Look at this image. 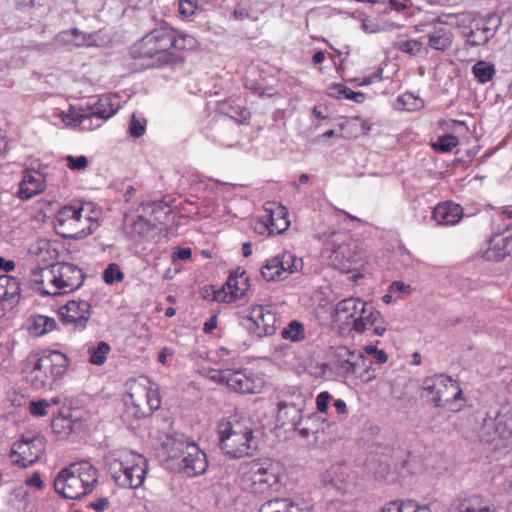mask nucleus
Instances as JSON below:
<instances>
[{"label":"nucleus","mask_w":512,"mask_h":512,"mask_svg":"<svg viewBox=\"0 0 512 512\" xmlns=\"http://www.w3.org/2000/svg\"><path fill=\"white\" fill-rule=\"evenodd\" d=\"M220 448L230 458L252 456L258 450V440L250 419H233L218 427Z\"/></svg>","instance_id":"1"},{"label":"nucleus","mask_w":512,"mask_h":512,"mask_svg":"<svg viewBox=\"0 0 512 512\" xmlns=\"http://www.w3.org/2000/svg\"><path fill=\"white\" fill-rule=\"evenodd\" d=\"M69 365L67 356L56 350L31 355L26 363V379L35 389L52 385L60 379Z\"/></svg>","instance_id":"2"},{"label":"nucleus","mask_w":512,"mask_h":512,"mask_svg":"<svg viewBox=\"0 0 512 512\" xmlns=\"http://www.w3.org/2000/svg\"><path fill=\"white\" fill-rule=\"evenodd\" d=\"M107 464L119 486L136 489L143 484L148 466L143 455L127 448L116 449L109 452Z\"/></svg>","instance_id":"3"},{"label":"nucleus","mask_w":512,"mask_h":512,"mask_svg":"<svg viewBox=\"0 0 512 512\" xmlns=\"http://www.w3.org/2000/svg\"><path fill=\"white\" fill-rule=\"evenodd\" d=\"M98 478L97 468L81 461L62 469L54 480V488L66 499H80L93 491Z\"/></svg>","instance_id":"4"},{"label":"nucleus","mask_w":512,"mask_h":512,"mask_svg":"<svg viewBox=\"0 0 512 512\" xmlns=\"http://www.w3.org/2000/svg\"><path fill=\"white\" fill-rule=\"evenodd\" d=\"M173 46V28L168 24L153 29L133 44L130 54L133 58H157V65L177 64L182 57L170 52Z\"/></svg>","instance_id":"5"},{"label":"nucleus","mask_w":512,"mask_h":512,"mask_svg":"<svg viewBox=\"0 0 512 512\" xmlns=\"http://www.w3.org/2000/svg\"><path fill=\"white\" fill-rule=\"evenodd\" d=\"M282 476L281 465L270 459L253 460L242 474L243 488L253 494L275 490Z\"/></svg>","instance_id":"6"},{"label":"nucleus","mask_w":512,"mask_h":512,"mask_svg":"<svg viewBox=\"0 0 512 512\" xmlns=\"http://www.w3.org/2000/svg\"><path fill=\"white\" fill-rule=\"evenodd\" d=\"M124 404L126 415L139 419L157 410L161 400L157 387L147 378H143L130 384Z\"/></svg>","instance_id":"7"},{"label":"nucleus","mask_w":512,"mask_h":512,"mask_svg":"<svg viewBox=\"0 0 512 512\" xmlns=\"http://www.w3.org/2000/svg\"><path fill=\"white\" fill-rule=\"evenodd\" d=\"M95 222L83 215L82 206H64L56 214L54 227L64 238L81 239L92 233Z\"/></svg>","instance_id":"8"},{"label":"nucleus","mask_w":512,"mask_h":512,"mask_svg":"<svg viewBox=\"0 0 512 512\" xmlns=\"http://www.w3.org/2000/svg\"><path fill=\"white\" fill-rule=\"evenodd\" d=\"M172 458L177 460L179 469L188 477L203 474L208 468L206 454L194 442L187 440L173 441Z\"/></svg>","instance_id":"9"},{"label":"nucleus","mask_w":512,"mask_h":512,"mask_svg":"<svg viewBox=\"0 0 512 512\" xmlns=\"http://www.w3.org/2000/svg\"><path fill=\"white\" fill-rule=\"evenodd\" d=\"M331 373L336 377L350 379L356 375L360 365H365L367 357L363 352L351 350L347 346H331L325 354Z\"/></svg>","instance_id":"10"},{"label":"nucleus","mask_w":512,"mask_h":512,"mask_svg":"<svg viewBox=\"0 0 512 512\" xmlns=\"http://www.w3.org/2000/svg\"><path fill=\"white\" fill-rule=\"evenodd\" d=\"M424 389L434 393L432 399L436 407H447L451 411L460 410L458 400H463L462 390L458 382L450 376L439 374L424 381Z\"/></svg>","instance_id":"11"},{"label":"nucleus","mask_w":512,"mask_h":512,"mask_svg":"<svg viewBox=\"0 0 512 512\" xmlns=\"http://www.w3.org/2000/svg\"><path fill=\"white\" fill-rule=\"evenodd\" d=\"M45 449L46 439L43 435L26 433L13 443L9 457L13 465L26 468L36 463Z\"/></svg>","instance_id":"12"},{"label":"nucleus","mask_w":512,"mask_h":512,"mask_svg":"<svg viewBox=\"0 0 512 512\" xmlns=\"http://www.w3.org/2000/svg\"><path fill=\"white\" fill-rule=\"evenodd\" d=\"M303 268L302 258H298L291 251L283 250L266 260L261 268L262 277L270 281H281Z\"/></svg>","instance_id":"13"},{"label":"nucleus","mask_w":512,"mask_h":512,"mask_svg":"<svg viewBox=\"0 0 512 512\" xmlns=\"http://www.w3.org/2000/svg\"><path fill=\"white\" fill-rule=\"evenodd\" d=\"M330 244L333 247L330 255L331 265L342 272H349L359 261L356 244L351 236L347 232H334Z\"/></svg>","instance_id":"14"},{"label":"nucleus","mask_w":512,"mask_h":512,"mask_svg":"<svg viewBox=\"0 0 512 512\" xmlns=\"http://www.w3.org/2000/svg\"><path fill=\"white\" fill-rule=\"evenodd\" d=\"M48 280L57 283L51 286L50 293L68 294L79 289L85 279L81 268L71 263H62L52 266V272H47Z\"/></svg>","instance_id":"15"},{"label":"nucleus","mask_w":512,"mask_h":512,"mask_svg":"<svg viewBox=\"0 0 512 512\" xmlns=\"http://www.w3.org/2000/svg\"><path fill=\"white\" fill-rule=\"evenodd\" d=\"M246 319L248 331L259 338L273 335L278 327L276 313L266 306L254 305Z\"/></svg>","instance_id":"16"},{"label":"nucleus","mask_w":512,"mask_h":512,"mask_svg":"<svg viewBox=\"0 0 512 512\" xmlns=\"http://www.w3.org/2000/svg\"><path fill=\"white\" fill-rule=\"evenodd\" d=\"M480 438L486 443L503 440L512 444V409L499 413L494 419H485L481 427Z\"/></svg>","instance_id":"17"},{"label":"nucleus","mask_w":512,"mask_h":512,"mask_svg":"<svg viewBox=\"0 0 512 512\" xmlns=\"http://www.w3.org/2000/svg\"><path fill=\"white\" fill-rule=\"evenodd\" d=\"M249 289V278L244 270L239 268L231 273L225 286L213 291V300L230 303L243 297Z\"/></svg>","instance_id":"18"},{"label":"nucleus","mask_w":512,"mask_h":512,"mask_svg":"<svg viewBox=\"0 0 512 512\" xmlns=\"http://www.w3.org/2000/svg\"><path fill=\"white\" fill-rule=\"evenodd\" d=\"M226 385L238 393H259L264 385L261 376L247 369H229Z\"/></svg>","instance_id":"19"},{"label":"nucleus","mask_w":512,"mask_h":512,"mask_svg":"<svg viewBox=\"0 0 512 512\" xmlns=\"http://www.w3.org/2000/svg\"><path fill=\"white\" fill-rule=\"evenodd\" d=\"M59 318L76 330H83L91 317V305L86 300H71L58 311Z\"/></svg>","instance_id":"20"},{"label":"nucleus","mask_w":512,"mask_h":512,"mask_svg":"<svg viewBox=\"0 0 512 512\" xmlns=\"http://www.w3.org/2000/svg\"><path fill=\"white\" fill-rule=\"evenodd\" d=\"M118 110V106L114 105L110 96H102L99 100L88 107L84 114H76L72 118L75 125L81 126L83 129H92V119L98 121L107 120L113 116Z\"/></svg>","instance_id":"21"},{"label":"nucleus","mask_w":512,"mask_h":512,"mask_svg":"<svg viewBox=\"0 0 512 512\" xmlns=\"http://www.w3.org/2000/svg\"><path fill=\"white\" fill-rule=\"evenodd\" d=\"M357 322L350 327V331L362 334L369 328L374 326V334L382 336L386 332V326L381 313L371 304L367 303L365 314L362 313L361 318H357Z\"/></svg>","instance_id":"22"},{"label":"nucleus","mask_w":512,"mask_h":512,"mask_svg":"<svg viewBox=\"0 0 512 512\" xmlns=\"http://www.w3.org/2000/svg\"><path fill=\"white\" fill-rule=\"evenodd\" d=\"M451 512H497L490 501L480 494L464 495L456 498L450 508Z\"/></svg>","instance_id":"23"},{"label":"nucleus","mask_w":512,"mask_h":512,"mask_svg":"<svg viewBox=\"0 0 512 512\" xmlns=\"http://www.w3.org/2000/svg\"><path fill=\"white\" fill-rule=\"evenodd\" d=\"M21 287L16 277L3 274L0 275V304L2 309H13L20 300Z\"/></svg>","instance_id":"24"},{"label":"nucleus","mask_w":512,"mask_h":512,"mask_svg":"<svg viewBox=\"0 0 512 512\" xmlns=\"http://www.w3.org/2000/svg\"><path fill=\"white\" fill-rule=\"evenodd\" d=\"M512 254V235H493L488 247L483 252V258L487 261H501Z\"/></svg>","instance_id":"25"},{"label":"nucleus","mask_w":512,"mask_h":512,"mask_svg":"<svg viewBox=\"0 0 512 512\" xmlns=\"http://www.w3.org/2000/svg\"><path fill=\"white\" fill-rule=\"evenodd\" d=\"M55 42L62 45L98 46V33H86L78 28L62 31L55 36Z\"/></svg>","instance_id":"26"},{"label":"nucleus","mask_w":512,"mask_h":512,"mask_svg":"<svg viewBox=\"0 0 512 512\" xmlns=\"http://www.w3.org/2000/svg\"><path fill=\"white\" fill-rule=\"evenodd\" d=\"M46 187L44 176L38 171H27L19 184L18 197L28 200L41 193Z\"/></svg>","instance_id":"27"},{"label":"nucleus","mask_w":512,"mask_h":512,"mask_svg":"<svg viewBox=\"0 0 512 512\" xmlns=\"http://www.w3.org/2000/svg\"><path fill=\"white\" fill-rule=\"evenodd\" d=\"M463 217L462 207L454 202L439 203L433 210V219L439 225H455Z\"/></svg>","instance_id":"28"},{"label":"nucleus","mask_w":512,"mask_h":512,"mask_svg":"<svg viewBox=\"0 0 512 512\" xmlns=\"http://www.w3.org/2000/svg\"><path fill=\"white\" fill-rule=\"evenodd\" d=\"M259 512H311V510L291 498H274L264 502Z\"/></svg>","instance_id":"29"},{"label":"nucleus","mask_w":512,"mask_h":512,"mask_svg":"<svg viewBox=\"0 0 512 512\" xmlns=\"http://www.w3.org/2000/svg\"><path fill=\"white\" fill-rule=\"evenodd\" d=\"M299 399L300 401L298 403L280 402L278 405V419L282 420L283 423L287 421V423H290L293 427L302 425L304 399L300 396Z\"/></svg>","instance_id":"30"},{"label":"nucleus","mask_w":512,"mask_h":512,"mask_svg":"<svg viewBox=\"0 0 512 512\" xmlns=\"http://www.w3.org/2000/svg\"><path fill=\"white\" fill-rule=\"evenodd\" d=\"M263 224L267 228L270 235H278L284 232L289 227V220L287 219V212L283 206L277 207L269 214L263 217Z\"/></svg>","instance_id":"31"},{"label":"nucleus","mask_w":512,"mask_h":512,"mask_svg":"<svg viewBox=\"0 0 512 512\" xmlns=\"http://www.w3.org/2000/svg\"><path fill=\"white\" fill-rule=\"evenodd\" d=\"M361 304L360 298L349 297L339 301L334 310L335 322L350 325L353 313L359 310L358 306Z\"/></svg>","instance_id":"32"},{"label":"nucleus","mask_w":512,"mask_h":512,"mask_svg":"<svg viewBox=\"0 0 512 512\" xmlns=\"http://www.w3.org/2000/svg\"><path fill=\"white\" fill-rule=\"evenodd\" d=\"M453 33L445 27H434L428 33V45L430 48L437 51H447L453 42Z\"/></svg>","instance_id":"33"},{"label":"nucleus","mask_w":512,"mask_h":512,"mask_svg":"<svg viewBox=\"0 0 512 512\" xmlns=\"http://www.w3.org/2000/svg\"><path fill=\"white\" fill-rule=\"evenodd\" d=\"M424 107V101L412 93L399 95L394 102V108L401 111H419Z\"/></svg>","instance_id":"34"},{"label":"nucleus","mask_w":512,"mask_h":512,"mask_svg":"<svg viewBox=\"0 0 512 512\" xmlns=\"http://www.w3.org/2000/svg\"><path fill=\"white\" fill-rule=\"evenodd\" d=\"M220 110L237 123H244L250 118V112L248 109L232 102L223 103Z\"/></svg>","instance_id":"35"},{"label":"nucleus","mask_w":512,"mask_h":512,"mask_svg":"<svg viewBox=\"0 0 512 512\" xmlns=\"http://www.w3.org/2000/svg\"><path fill=\"white\" fill-rule=\"evenodd\" d=\"M395 46L398 50L411 56H420L428 53V50L423 43L414 39L400 38L397 40Z\"/></svg>","instance_id":"36"},{"label":"nucleus","mask_w":512,"mask_h":512,"mask_svg":"<svg viewBox=\"0 0 512 512\" xmlns=\"http://www.w3.org/2000/svg\"><path fill=\"white\" fill-rule=\"evenodd\" d=\"M329 90V95L338 99H350L356 103H362L365 100L364 93L355 92L342 84L332 85Z\"/></svg>","instance_id":"37"},{"label":"nucleus","mask_w":512,"mask_h":512,"mask_svg":"<svg viewBox=\"0 0 512 512\" xmlns=\"http://www.w3.org/2000/svg\"><path fill=\"white\" fill-rule=\"evenodd\" d=\"M281 337L291 342H300L305 338V327L301 322L292 320L282 329Z\"/></svg>","instance_id":"38"},{"label":"nucleus","mask_w":512,"mask_h":512,"mask_svg":"<svg viewBox=\"0 0 512 512\" xmlns=\"http://www.w3.org/2000/svg\"><path fill=\"white\" fill-rule=\"evenodd\" d=\"M198 47V41L195 37L185 33H178L173 29V46L178 51H192Z\"/></svg>","instance_id":"39"},{"label":"nucleus","mask_w":512,"mask_h":512,"mask_svg":"<svg viewBox=\"0 0 512 512\" xmlns=\"http://www.w3.org/2000/svg\"><path fill=\"white\" fill-rule=\"evenodd\" d=\"M110 351L111 347L105 341H100L97 345L89 347L88 354L90 363L94 365L104 364Z\"/></svg>","instance_id":"40"},{"label":"nucleus","mask_w":512,"mask_h":512,"mask_svg":"<svg viewBox=\"0 0 512 512\" xmlns=\"http://www.w3.org/2000/svg\"><path fill=\"white\" fill-rule=\"evenodd\" d=\"M472 72L480 83H487L494 77L496 69L493 64L480 60L473 65Z\"/></svg>","instance_id":"41"},{"label":"nucleus","mask_w":512,"mask_h":512,"mask_svg":"<svg viewBox=\"0 0 512 512\" xmlns=\"http://www.w3.org/2000/svg\"><path fill=\"white\" fill-rule=\"evenodd\" d=\"M306 370H307L308 374L315 379L326 380L333 376L331 373V369H330L328 360L323 363H319V362L311 363L307 366Z\"/></svg>","instance_id":"42"},{"label":"nucleus","mask_w":512,"mask_h":512,"mask_svg":"<svg viewBox=\"0 0 512 512\" xmlns=\"http://www.w3.org/2000/svg\"><path fill=\"white\" fill-rule=\"evenodd\" d=\"M361 367L363 369L361 371H359V369H358L356 372V375L353 376L354 378L361 380V382H363L365 384H368L376 379L377 372H376V368L373 367L372 361H370L367 358L366 364L360 365V368Z\"/></svg>","instance_id":"43"},{"label":"nucleus","mask_w":512,"mask_h":512,"mask_svg":"<svg viewBox=\"0 0 512 512\" xmlns=\"http://www.w3.org/2000/svg\"><path fill=\"white\" fill-rule=\"evenodd\" d=\"M103 279L106 284L121 282L124 279V273L116 263H110L103 272Z\"/></svg>","instance_id":"44"},{"label":"nucleus","mask_w":512,"mask_h":512,"mask_svg":"<svg viewBox=\"0 0 512 512\" xmlns=\"http://www.w3.org/2000/svg\"><path fill=\"white\" fill-rule=\"evenodd\" d=\"M56 327V322L53 318L48 316L39 315L35 318L34 329L38 335H43L52 331Z\"/></svg>","instance_id":"45"},{"label":"nucleus","mask_w":512,"mask_h":512,"mask_svg":"<svg viewBox=\"0 0 512 512\" xmlns=\"http://www.w3.org/2000/svg\"><path fill=\"white\" fill-rule=\"evenodd\" d=\"M458 145V138L454 135L447 134L438 138L434 148L441 152H450Z\"/></svg>","instance_id":"46"},{"label":"nucleus","mask_w":512,"mask_h":512,"mask_svg":"<svg viewBox=\"0 0 512 512\" xmlns=\"http://www.w3.org/2000/svg\"><path fill=\"white\" fill-rule=\"evenodd\" d=\"M498 25L499 21L495 17L490 16L488 19L478 22L476 27H478L484 35H487L490 40L494 37Z\"/></svg>","instance_id":"47"},{"label":"nucleus","mask_w":512,"mask_h":512,"mask_svg":"<svg viewBox=\"0 0 512 512\" xmlns=\"http://www.w3.org/2000/svg\"><path fill=\"white\" fill-rule=\"evenodd\" d=\"M146 131V121L144 119H139L132 115L129 123V133L132 137L139 138L144 135Z\"/></svg>","instance_id":"48"},{"label":"nucleus","mask_w":512,"mask_h":512,"mask_svg":"<svg viewBox=\"0 0 512 512\" xmlns=\"http://www.w3.org/2000/svg\"><path fill=\"white\" fill-rule=\"evenodd\" d=\"M488 41L489 38L487 37V35H484V33L478 27H475L470 31V33L467 35L466 40L467 44L472 47L484 45Z\"/></svg>","instance_id":"49"},{"label":"nucleus","mask_w":512,"mask_h":512,"mask_svg":"<svg viewBox=\"0 0 512 512\" xmlns=\"http://www.w3.org/2000/svg\"><path fill=\"white\" fill-rule=\"evenodd\" d=\"M154 218L158 222H163L171 212L169 205L164 202H153L150 204Z\"/></svg>","instance_id":"50"},{"label":"nucleus","mask_w":512,"mask_h":512,"mask_svg":"<svg viewBox=\"0 0 512 512\" xmlns=\"http://www.w3.org/2000/svg\"><path fill=\"white\" fill-rule=\"evenodd\" d=\"M65 160H66L68 168L71 170H84L88 166V159L84 155H81V156L67 155L65 157Z\"/></svg>","instance_id":"51"},{"label":"nucleus","mask_w":512,"mask_h":512,"mask_svg":"<svg viewBox=\"0 0 512 512\" xmlns=\"http://www.w3.org/2000/svg\"><path fill=\"white\" fill-rule=\"evenodd\" d=\"M363 351L365 354L371 355L378 364H385L388 361V354L384 350L378 349L376 346L366 345Z\"/></svg>","instance_id":"52"},{"label":"nucleus","mask_w":512,"mask_h":512,"mask_svg":"<svg viewBox=\"0 0 512 512\" xmlns=\"http://www.w3.org/2000/svg\"><path fill=\"white\" fill-rule=\"evenodd\" d=\"M47 272H52V267H38L32 270L30 275V281L35 285V288L42 286L44 280H48V278L46 277Z\"/></svg>","instance_id":"53"},{"label":"nucleus","mask_w":512,"mask_h":512,"mask_svg":"<svg viewBox=\"0 0 512 512\" xmlns=\"http://www.w3.org/2000/svg\"><path fill=\"white\" fill-rule=\"evenodd\" d=\"M51 406V403L46 399H40L38 401H32L29 405L30 414L33 416H45L47 415V408Z\"/></svg>","instance_id":"54"},{"label":"nucleus","mask_w":512,"mask_h":512,"mask_svg":"<svg viewBox=\"0 0 512 512\" xmlns=\"http://www.w3.org/2000/svg\"><path fill=\"white\" fill-rule=\"evenodd\" d=\"M379 512H410V509L406 508L405 500H393L386 503Z\"/></svg>","instance_id":"55"},{"label":"nucleus","mask_w":512,"mask_h":512,"mask_svg":"<svg viewBox=\"0 0 512 512\" xmlns=\"http://www.w3.org/2000/svg\"><path fill=\"white\" fill-rule=\"evenodd\" d=\"M197 9V2L195 0H180L179 12L184 16H191Z\"/></svg>","instance_id":"56"},{"label":"nucleus","mask_w":512,"mask_h":512,"mask_svg":"<svg viewBox=\"0 0 512 512\" xmlns=\"http://www.w3.org/2000/svg\"><path fill=\"white\" fill-rule=\"evenodd\" d=\"M133 232L140 236H145L150 229V225L146 219L142 216H138L137 220L133 223Z\"/></svg>","instance_id":"57"},{"label":"nucleus","mask_w":512,"mask_h":512,"mask_svg":"<svg viewBox=\"0 0 512 512\" xmlns=\"http://www.w3.org/2000/svg\"><path fill=\"white\" fill-rule=\"evenodd\" d=\"M331 399V395L327 391L319 393L316 397V407L321 413H325L328 409V405Z\"/></svg>","instance_id":"58"},{"label":"nucleus","mask_w":512,"mask_h":512,"mask_svg":"<svg viewBox=\"0 0 512 512\" xmlns=\"http://www.w3.org/2000/svg\"><path fill=\"white\" fill-rule=\"evenodd\" d=\"M229 372V369H223V370H210L208 373L209 379H211L214 382L225 384L227 383L228 375L226 373Z\"/></svg>","instance_id":"59"},{"label":"nucleus","mask_w":512,"mask_h":512,"mask_svg":"<svg viewBox=\"0 0 512 512\" xmlns=\"http://www.w3.org/2000/svg\"><path fill=\"white\" fill-rule=\"evenodd\" d=\"M335 475H336L335 467H332L331 469L326 471L325 474L323 475V482L325 484H329L334 487H337L338 489H341V486L339 485L341 480L339 478H336Z\"/></svg>","instance_id":"60"},{"label":"nucleus","mask_w":512,"mask_h":512,"mask_svg":"<svg viewBox=\"0 0 512 512\" xmlns=\"http://www.w3.org/2000/svg\"><path fill=\"white\" fill-rule=\"evenodd\" d=\"M25 484L29 487H34L38 490L43 489L44 482L38 472L33 473L30 477L25 480Z\"/></svg>","instance_id":"61"},{"label":"nucleus","mask_w":512,"mask_h":512,"mask_svg":"<svg viewBox=\"0 0 512 512\" xmlns=\"http://www.w3.org/2000/svg\"><path fill=\"white\" fill-rule=\"evenodd\" d=\"M406 508L410 509V512H432L431 509L425 505H419L416 501L407 499Z\"/></svg>","instance_id":"62"},{"label":"nucleus","mask_w":512,"mask_h":512,"mask_svg":"<svg viewBox=\"0 0 512 512\" xmlns=\"http://www.w3.org/2000/svg\"><path fill=\"white\" fill-rule=\"evenodd\" d=\"M109 506V500L106 497H102L90 503V507L97 512L105 511Z\"/></svg>","instance_id":"63"},{"label":"nucleus","mask_w":512,"mask_h":512,"mask_svg":"<svg viewBox=\"0 0 512 512\" xmlns=\"http://www.w3.org/2000/svg\"><path fill=\"white\" fill-rule=\"evenodd\" d=\"M192 255L191 248H179L175 250L172 254L174 260H187Z\"/></svg>","instance_id":"64"}]
</instances>
